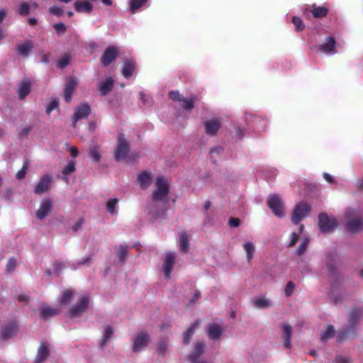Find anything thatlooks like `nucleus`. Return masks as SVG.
<instances>
[{
	"mask_svg": "<svg viewBox=\"0 0 363 363\" xmlns=\"http://www.w3.org/2000/svg\"><path fill=\"white\" fill-rule=\"evenodd\" d=\"M58 311L56 308H51L48 306H43L40 308V317L42 318H48L58 314Z\"/></svg>",
	"mask_w": 363,
	"mask_h": 363,
	"instance_id": "30",
	"label": "nucleus"
},
{
	"mask_svg": "<svg viewBox=\"0 0 363 363\" xmlns=\"http://www.w3.org/2000/svg\"><path fill=\"white\" fill-rule=\"evenodd\" d=\"M294 289H295V285L291 281H289L285 288V291H284L285 295L286 296H291Z\"/></svg>",
	"mask_w": 363,
	"mask_h": 363,
	"instance_id": "51",
	"label": "nucleus"
},
{
	"mask_svg": "<svg viewBox=\"0 0 363 363\" xmlns=\"http://www.w3.org/2000/svg\"><path fill=\"white\" fill-rule=\"evenodd\" d=\"M113 86V81L111 78H107L99 84V91L102 95L109 93Z\"/></svg>",
	"mask_w": 363,
	"mask_h": 363,
	"instance_id": "25",
	"label": "nucleus"
},
{
	"mask_svg": "<svg viewBox=\"0 0 363 363\" xmlns=\"http://www.w3.org/2000/svg\"><path fill=\"white\" fill-rule=\"evenodd\" d=\"M206 345L205 342L198 340L194 344L193 352L189 355V363H206L201 356L205 352Z\"/></svg>",
	"mask_w": 363,
	"mask_h": 363,
	"instance_id": "3",
	"label": "nucleus"
},
{
	"mask_svg": "<svg viewBox=\"0 0 363 363\" xmlns=\"http://www.w3.org/2000/svg\"><path fill=\"white\" fill-rule=\"evenodd\" d=\"M7 14V11L4 9H0V23H1L5 18Z\"/></svg>",
	"mask_w": 363,
	"mask_h": 363,
	"instance_id": "61",
	"label": "nucleus"
},
{
	"mask_svg": "<svg viewBox=\"0 0 363 363\" xmlns=\"http://www.w3.org/2000/svg\"><path fill=\"white\" fill-rule=\"evenodd\" d=\"M267 204L276 216L281 218L284 216V204L279 195H270L267 199Z\"/></svg>",
	"mask_w": 363,
	"mask_h": 363,
	"instance_id": "2",
	"label": "nucleus"
},
{
	"mask_svg": "<svg viewBox=\"0 0 363 363\" xmlns=\"http://www.w3.org/2000/svg\"><path fill=\"white\" fill-rule=\"evenodd\" d=\"M69 150H70L71 156L73 158L76 157L79 154L78 150L76 147H74V146L71 147Z\"/></svg>",
	"mask_w": 363,
	"mask_h": 363,
	"instance_id": "59",
	"label": "nucleus"
},
{
	"mask_svg": "<svg viewBox=\"0 0 363 363\" xmlns=\"http://www.w3.org/2000/svg\"><path fill=\"white\" fill-rule=\"evenodd\" d=\"M33 48V44L30 41H26L23 43L18 44L16 45V50L22 56H27L31 49Z\"/></svg>",
	"mask_w": 363,
	"mask_h": 363,
	"instance_id": "28",
	"label": "nucleus"
},
{
	"mask_svg": "<svg viewBox=\"0 0 363 363\" xmlns=\"http://www.w3.org/2000/svg\"><path fill=\"white\" fill-rule=\"evenodd\" d=\"M282 330H283L282 340H283L284 345L286 347L289 348L291 346L290 339H291V332H292L291 327L289 324L284 323L282 325Z\"/></svg>",
	"mask_w": 363,
	"mask_h": 363,
	"instance_id": "23",
	"label": "nucleus"
},
{
	"mask_svg": "<svg viewBox=\"0 0 363 363\" xmlns=\"http://www.w3.org/2000/svg\"><path fill=\"white\" fill-rule=\"evenodd\" d=\"M303 229V226L301 225L299 226V232H298V233H296L294 232L292 233V234L291 235L290 242H289V245L290 247H292V246L296 245V242L298 240V236L302 233Z\"/></svg>",
	"mask_w": 363,
	"mask_h": 363,
	"instance_id": "45",
	"label": "nucleus"
},
{
	"mask_svg": "<svg viewBox=\"0 0 363 363\" xmlns=\"http://www.w3.org/2000/svg\"><path fill=\"white\" fill-rule=\"evenodd\" d=\"M151 175L147 172H141L138 176L137 184L143 189H147L151 184Z\"/></svg>",
	"mask_w": 363,
	"mask_h": 363,
	"instance_id": "18",
	"label": "nucleus"
},
{
	"mask_svg": "<svg viewBox=\"0 0 363 363\" xmlns=\"http://www.w3.org/2000/svg\"><path fill=\"white\" fill-rule=\"evenodd\" d=\"M335 334V328L333 325H329L327 326L325 330L321 333L320 339L322 341H326L327 340L333 337Z\"/></svg>",
	"mask_w": 363,
	"mask_h": 363,
	"instance_id": "35",
	"label": "nucleus"
},
{
	"mask_svg": "<svg viewBox=\"0 0 363 363\" xmlns=\"http://www.w3.org/2000/svg\"><path fill=\"white\" fill-rule=\"evenodd\" d=\"M336 363H351L348 357L338 356L336 357Z\"/></svg>",
	"mask_w": 363,
	"mask_h": 363,
	"instance_id": "56",
	"label": "nucleus"
},
{
	"mask_svg": "<svg viewBox=\"0 0 363 363\" xmlns=\"http://www.w3.org/2000/svg\"><path fill=\"white\" fill-rule=\"evenodd\" d=\"M252 304L254 307H255L257 309L267 308L272 306V301L265 296H261L254 298L252 300Z\"/></svg>",
	"mask_w": 363,
	"mask_h": 363,
	"instance_id": "19",
	"label": "nucleus"
},
{
	"mask_svg": "<svg viewBox=\"0 0 363 363\" xmlns=\"http://www.w3.org/2000/svg\"><path fill=\"white\" fill-rule=\"evenodd\" d=\"M342 282V279L340 277H337L335 279H334L332 282V286H331V293L333 295V296H335V294L337 292L340 285Z\"/></svg>",
	"mask_w": 363,
	"mask_h": 363,
	"instance_id": "42",
	"label": "nucleus"
},
{
	"mask_svg": "<svg viewBox=\"0 0 363 363\" xmlns=\"http://www.w3.org/2000/svg\"><path fill=\"white\" fill-rule=\"evenodd\" d=\"M84 223V220L82 219H80L78 220V222L72 227V229L74 231H77L79 228H81Z\"/></svg>",
	"mask_w": 363,
	"mask_h": 363,
	"instance_id": "60",
	"label": "nucleus"
},
{
	"mask_svg": "<svg viewBox=\"0 0 363 363\" xmlns=\"http://www.w3.org/2000/svg\"><path fill=\"white\" fill-rule=\"evenodd\" d=\"M167 348V343L166 341H161L157 347V352L160 355H164Z\"/></svg>",
	"mask_w": 363,
	"mask_h": 363,
	"instance_id": "52",
	"label": "nucleus"
},
{
	"mask_svg": "<svg viewBox=\"0 0 363 363\" xmlns=\"http://www.w3.org/2000/svg\"><path fill=\"white\" fill-rule=\"evenodd\" d=\"M292 23L294 25L296 31H301L305 27L302 20L299 17L294 16L292 18Z\"/></svg>",
	"mask_w": 363,
	"mask_h": 363,
	"instance_id": "43",
	"label": "nucleus"
},
{
	"mask_svg": "<svg viewBox=\"0 0 363 363\" xmlns=\"http://www.w3.org/2000/svg\"><path fill=\"white\" fill-rule=\"evenodd\" d=\"M54 28L58 34L63 33L66 30V26L62 23L54 25Z\"/></svg>",
	"mask_w": 363,
	"mask_h": 363,
	"instance_id": "54",
	"label": "nucleus"
},
{
	"mask_svg": "<svg viewBox=\"0 0 363 363\" xmlns=\"http://www.w3.org/2000/svg\"><path fill=\"white\" fill-rule=\"evenodd\" d=\"M89 305V298L82 296L81 300L74 307L70 309V313L72 316H78L84 313Z\"/></svg>",
	"mask_w": 363,
	"mask_h": 363,
	"instance_id": "13",
	"label": "nucleus"
},
{
	"mask_svg": "<svg viewBox=\"0 0 363 363\" xmlns=\"http://www.w3.org/2000/svg\"><path fill=\"white\" fill-rule=\"evenodd\" d=\"M118 52V49L115 47L108 48L101 57L102 64L105 66L108 65L114 60Z\"/></svg>",
	"mask_w": 363,
	"mask_h": 363,
	"instance_id": "15",
	"label": "nucleus"
},
{
	"mask_svg": "<svg viewBox=\"0 0 363 363\" xmlns=\"http://www.w3.org/2000/svg\"><path fill=\"white\" fill-rule=\"evenodd\" d=\"M28 167H29V163L28 161H25L24 163H23V165L21 168V169H20L17 173H16V178L18 179H23L26 174H27V170L28 169Z\"/></svg>",
	"mask_w": 363,
	"mask_h": 363,
	"instance_id": "39",
	"label": "nucleus"
},
{
	"mask_svg": "<svg viewBox=\"0 0 363 363\" xmlns=\"http://www.w3.org/2000/svg\"><path fill=\"white\" fill-rule=\"evenodd\" d=\"M54 267L56 272H58L65 267L63 264L59 262H55Z\"/></svg>",
	"mask_w": 363,
	"mask_h": 363,
	"instance_id": "63",
	"label": "nucleus"
},
{
	"mask_svg": "<svg viewBox=\"0 0 363 363\" xmlns=\"http://www.w3.org/2000/svg\"><path fill=\"white\" fill-rule=\"evenodd\" d=\"M32 85L33 82L28 78H25L18 83L17 87L18 99L24 100L28 96L30 93Z\"/></svg>",
	"mask_w": 363,
	"mask_h": 363,
	"instance_id": "10",
	"label": "nucleus"
},
{
	"mask_svg": "<svg viewBox=\"0 0 363 363\" xmlns=\"http://www.w3.org/2000/svg\"><path fill=\"white\" fill-rule=\"evenodd\" d=\"M53 207L52 201L49 199L41 201L38 208L35 211V216L39 220H44L52 212Z\"/></svg>",
	"mask_w": 363,
	"mask_h": 363,
	"instance_id": "6",
	"label": "nucleus"
},
{
	"mask_svg": "<svg viewBox=\"0 0 363 363\" xmlns=\"http://www.w3.org/2000/svg\"><path fill=\"white\" fill-rule=\"evenodd\" d=\"M77 82L73 79H69L66 83L65 87V99L67 102H69L72 100V94L75 89Z\"/></svg>",
	"mask_w": 363,
	"mask_h": 363,
	"instance_id": "21",
	"label": "nucleus"
},
{
	"mask_svg": "<svg viewBox=\"0 0 363 363\" xmlns=\"http://www.w3.org/2000/svg\"><path fill=\"white\" fill-rule=\"evenodd\" d=\"M91 112L90 106L87 104H82L77 106L75 109V111L72 116V121L74 125L79 120L86 118Z\"/></svg>",
	"mask_w": 363,
	"mask_h": 363,
	"instance_id": "12",
	"label": "nucleus"
},
{
	"mask_svg": "<svg viewBox=\"0 0 363 363\" xmlns=\"http://www.w3.org/2000/svg\"><path fill=\"white\" fill-rule=\"evenodd\" d=\"M319 227L321 231L328 233L333 230L337 226V221L333 218H329L326 214L321 213L318 217Z\"/></svg>",
	"mask_w": 363,
	"mask_h": 363,
	"instance_id": "8",
	"label": "nucleus"
},
{
	"mask_svg": "<svg viewBox=\"0 0 363 363\" xmlns=\"http://www.w3.org/2000/svg\"><path fill=\"white\" fill-rule=\"evenodd\" d=\"M18 298L20 301H22V302H24V301L26 302L28 300V297L25 294L19 295Z\"/></svg>",
	"mask_w": 363,
	"mask_h": 363,
	"instance_id": "64",
	"label": "nucleus"
},
{
	"mask_svg": "<svg viewBox=\"0 0 363 363\" xmlns=\"http://www.w3.org/2000/svg\"><path fill=\"white\" fill-rule=\"evenodd\" d=\"M147 0H132L130 4V10L134 11L145 4Z\"/></svg>",
	"mask_w": 363,
	"mask_h": 363,
	"instance_id": "46",
	"label": "nucleus"
},
{
	"mask_svg": "<svg viewBox=\"0 0 363 363\" xmlns=\"http://www.w3.org/2000/svg\"><path fill=\"white\" fill-rule=\"evenodd\" d=\"M194 99L193 98L190 99H186L184 98L182 102L181 103V106L185 109L191 110L194 107Z\"/></svg>",
	"mask_w": 363,
	"mask_h": 363,
	"instance_id": "48",
	"label": "nucleus"
},
{
	"mask_svg": "<svg viewBox=\"0 0 363 363\" xmlns=\"http://www.w3.org/2000/svg\"><path fill=\"white\" fill-rule=\"evenodd\" d=\"M308 243H309V240L308 238H304L302 239L301 242L299 245L298 250H297L298 255H301L306 252L307 247L308 245Z\"/></svg>",
	"mask_w": 363,
	"mask_h": 363,
	"instance_id": "40",
	"label": "nucleus"
},
{
	"mask_svg": "<svg viewBox=\"0 0 363 363\" xmlns=\"http://www.w3.org/2000/svg\"><path fill=\"white\" fill-rule=\"evenodd\" d=\"M59 103L56 99L52 100L46 108V112L48 114H50L54 109L58 107Z\"/></svg>",
	"mask_w": 363,
	"mask_h": 363,
	"instance_id": "50",
	"label": "nucleus"
},
{
	"mask_svg": "<svg viewBox=\"0 0 363 363\" xmlns=\"http://www.w3.org/2000/svg\"><path fill=\"white\" fill-rule=\"evenodd\" d=\"M128 152V142L122 135H119L118 138V143L115 149L116 160L118 161L125 160L127 158Z\"/></svg>",
	"mask_w": 363,
	"mask_h": 363,
	"instance_id": "4",
	"label": "nucleus"
},
{
	"mask_svg": "<svg viewBox=\"0 0 363 363\" xmlns=\"http://www.w3.org/2000/svg\"><path fill=\"white\" fill-rule=\"evenodd\" d=\"M19 13L21 15H28L29 13V5L27 3H23L20 6Z\"/></svg>",
	"mask_w": 363,
	"mask_h": 363,
	"instance_id": "53",
	"label": "nucleus"
},
{
	"mask_svg": "<svg viewBox=\"0 0 363 363\" xmlns=\"http://www.w3.org/2000/svg\"><path fill=\"white\" fill-rule=\"evenodd\" d=\"M228 223L231 227H238L239 226L240 221L238 218H231L229 220Z\"/></svg>",
	"mask_w": 363,
	"mask_h": 363,
	"instance_id": "57",
	"label": "nucleus"
},
{
	"mask_svg": "<svg viewBox=\"0 0 363 363\" xmlns=\"http://www.w3.org/2000/svg\"><path fill=\"white\" fill-rule=\"evenodd\" d=\"M323 177L324 179L329 183H333V177L331 175H330L328 173H324L323 174Z\"/></svg>",
	"mask_w": 363,
	"mask_h": 363,
	"instance_id": "62",
	"label": "nucleus"
},
{
	"mask_svg": "<svg viewBox=\"0 0 363 363\" xmlns=\"http://www.w3.org/2000/svg\"><path fill=\"white\" fill-rule=\"evenodd\" d=\"M223 329L217 323L208 324L206 328V333L208 337L211 340H218L220 337Z\"/></svg>",
	"mask_w": 363,
	"mask_h": 363,
	"instance_id": "14",
	"label": "nucleus"
},
{
	"mask_svg": "<svg viewBox=\"0 0 363 363\" xmlns=\"http://www.w3.org/2000/svg\"><path fill=\"white\" fill-rule=\"evenodd\" d=\"M70 57L67 55H63L57 62V67L62 69L67 66L70 62Z\"/></svg>",
	"mask_w": 363,
	"mask_h": 363,
	"instance_id": "41",
	"label": "nucleus"
},
{
	"mask_svg": "<svg viewBox=\"0 0 363 363\" xmlns=\"http://www.w3.org/2000/svg\"><path fill=\"white\" fill-rule=\"evenodd\" d=\"M347 228L352 233L360 231L363 229V218H354L349 220L347 223Z\"/></svg>",
	"mask_w": 363,
	"mask_h": 363,
	"instance_id": "17",
	"label": "nucleus"
},
{
	"mask_svg": "<svg viewBox=\"0 0 363 363\" xmlns=\"http://www.w3.org/2000/svg\"><path fill=\"white\" fill-rule=\"evenodd\" d=\"M177 255L175 252H170L165 255L164 262L162 265V269L164 277L167 279H169L171 277V273L173 271Z\"/></svg>",
	"mask_w": 363,
	"mask_h": 363,
	"instance_id": "5",
	"label": "nucleus"
},
{
	"mask_svg": "<svg viewBox=\"0 0 363 363\" xmlns=\"http://www.w3.org/2000/svg\"><path fill=\"white\" fill-rule=\"evenodd\" d=\"M113 332L114 329L112 326L108 325L104 326V331L103 333L102 337L100 342V345L101 347H104L106 345V343L109 341L110 338L113 334Z\"/></svg>",
	"mask_w": 363,
	"mask_h": 363,
	"instance_id": "27",
	"label": "nucleus"
},
{
	"mask_svg": "<svg viewBox=\"0 0 363 363\" xmlns=\"http://www.w3.org/2000/svg\"><path fill=\"white\" fill-rule=\"evenodd\" d=\"M52 181V178L50 175H45L41 177L35 186V194L40 195L47 192L50 188Z\"/></svg>",
	"mask_w": 363,
	"mask_h": 363,
	"instance_id": "11",
	"label": "nucleus"
},
{
	"mask_svg": "<svg viewBox=\"0 0 363 363\" xmlns=\"http://www.w3.org/2000/svg\"><path fill=\"white\" fill-rule=\"evenodd\" d=\"M118 203L117 199H110L106 203V208L110 214H116L117 213L116 206Z\"/></svg>",
	"mask_w": 363,
	"mask_h": 363,
	"instance_id": "37",
	"label": "nucleus"
},
{
	"mask_svg": "<svg viewBox=\"0 0 363 363\" xmlns=\"http://www.w3.org/2000/svg\"><path fill=\"white\" fill-rule=\"evenodd\" d=\"M220 128L218 119L208 120L205 123V131L208 135H214Z\"/></svg>",
	"mask_w": 363,
	"mask_h": 363,
	"instance_id": "16",
	"label": "nucleus"
},
{
	"mask_svg": "<svg viewBox=\"0 0 363 363\" xmlns=\"http://www.w3.org/2000/svg\"><path fill=\"white\" fill-rule=\"evenodd\" d=\"M179 250L184 253H186L189 248V242L188 235L185 232L179 233Z\"/></svg>",
	"mask_w": 363,
	"mask_h": 363,
	"instance_id": "29",
	"label": "nucleus"
},
{
	"mask_svg": "<svg viewBox=\"0 0 363 363\" xmlns=\"http://www.w3.org/2000/svg\"><path fill=\"white\" fill-rule=\"evenodd\" d=\"M313 16L315 18H321L325 16L328 13V9L323 6L315 7L313 6V9L311 10Z\"/></svg>",
	"mask_w": 363,
	"mask_h": 363,
	"instance_id": "34",
	"label": "nucleus"
},
{
	"mask_svg": "<svg viewBox=\"0 0 363 363\" xmlns=\"http://www.w3.org/2000/svg\"><path fill=\"white\" fill-rule=\"evenodd\" d=\"M135 70V62L133 61L129 60L124 62L123 66V75L125 77H128L131 76Z\"/></svg>",
	"mask_w": 363,
	"mask_h": 363,
	"instance_id": "31",
	"label": "nucleus"
},
{
	"mask_svg": "<svg viewBox=\"0 0 363 363\" xmlns=\"http://www.w3.org/2000/svg\"><path fill=\"white\" fill-rule=\"evenodd\" d=\"M155 190L152 193V199L150 203L147 206V209L149 211V213L152 217L155 216V213L151 211V207L155 206V201H162L163 200L169 193V185L167 180L162 176H159L155 179Z\"/></svg>",
	"mask_w": 363,
	"mask_h": 363,
	"instance_id": "1",
	"label": "nucleus"
},
{
	"mask_svg": "<svg viewBox=\"0 0 363 363\" xmlns=\"http://www.w3.org/2000/svg\"><path fill=\"white\" fill-rule=\"evenodd\" d=\"M16 261L14 259H10L8 262V264L6 266L7 270H9V271L13 270L16 267Z\"/></svg>",
	"mask_w": 363,
	"mask_h": 363,
	"instance_id": "58",
	"label": "nucleus"
},
{
	"mask_svg": "<svg viewBox=\"0 0 363 363\" xmlns=\"http://www.w3.org/2000/svg\"><path fill=\"white\" fill-rule=\"evenodd\" d=\"M335 45V41L333 38H328V41L320 45V50L324 53H329L333 51Z\"/></svg>",
	"mask_w": 363,
	"mask_h": 363,
	"instance_id": "32",
	"label": "nucleus"
},
{
	"mask_svg": "<svg viewBox=\"0 0 363 363\" xmlns=\"http://www.w3.org/2000/svg\"><path fill=\"white\" fill-rule=\"evenodd\" d=\"M199 323L196 321L191 324L187 330L183 333V343L189 344L195 330L199 327Z\"/></svg>",
	"mask_w": 363,
	"mask_h": 363,
	"instance_id": "22",
	"label": "nucleus"
},
{
	"mask_svg": "<svg viewBox=\"0 0 363 363\" xmlns=\"http://www.w3.org/2000/svg\"><path fill=\"white\" fill-rule=\"evenodd\" d=\"M128 251V246H125L123 245H121L117 248V255L119 258V260L121 263H123L125 260Z\"/></svg>",
	"mask_w": 363,
	"mask_h": 363,
	"instance_id": "36",
	"label": "nucleus"
},
{
	"mask_svg": "<svg viewBox=\"0 0 363 363\" xmlns=\"http://www.w3.org/2000/svg\"><path fill=\"white\" fill-rule=\"evenodd\" d=\"M242 247L246 253L247 262L250 263L256 250L255 245L252 242L245 240L242 245Z\"/></svg>",
	"mask_w": 363,
	"mask_h": 363,
	"instance_id": "20",
	"label": "nucleus"
},
{
	"mask_svg": "<svg viewBox=\"0 0 363 363\" xmlns=\"http://www.w3.org/2000/svg\"><path fill=\"white\" fill-rule=\"evenodd\" d=\"M169 96L173 101H177L180 103H182L184 99L182 96H181V94H179V92L178 91H169Z\"/></svg>",
	"mask_w": 363,
	"mask_h": 363,
	"instance_id": "47",
	"label": "nucleus"
},
{
	"mask_svg": "<svg viewBox=\"0 0 363 363\" xmlns=\"http://www.w3.org/2000/svg\"><path fill=\"white\" fill-rule=\"evenodd\" d=\"M73 296L74 291L72 289H65L62 293L60 303L61 305L69 304L71 302Z\"/></svg>",
	"mask_w": 363,
	"mask_h": 363,
	"instance_id": "33",
	"label": "nucleus"
},
{
	"mask_svg": "<svg viewBox=\"0 0 363 363\" xmlns=\"http://www.w3.org/2000/svg\"><path fill=\"white\" fill-rule=\"evenodd\" d=\"M49 12L55 16H60L62 14V10L58 6H52L49 9Z\"/></svg>",
	"mask_w": 363,
	"mask_h": 363,
	"instance_id": "55",
	"label": "nucleus"
},
{
	"mask_svg": "<svg viewBox=\"0 0 363 363\" xmlns=\"http://www.w3.org/2000/svg\"><path fill=\"white\" fill-rule=\"evenodd\" d=\"M90 156L94 162H99L101 157L99 148L96 146L91 147L90 149Z\"/></svg>",
	"mask_w": 363,
	"mask_h": 363,
	"instance_id": "38",
	"label": "nucleus"
},
{
	"mask_svg": "<svg viewBox=\"0 0 363 363\" xmlns=\"http://www.w3.org/2000/svg\"><path fill=\"white\" fill-rule=\"evenodd\" d=\"M75 171V162L73 161L68 162L66 167L62 170L63 174H69Z\"/></svg>",
	"mask_w": 363,
	"mask_h": 363,
	"instance_id": "44",
	"label": "nucleus"
},
{
	"mask_svg": "<svg viewBox=\"0 0 363 363\" xmlns=\"http://www.w3.org/2000/svg\"><path fill=\"white\" fill-rule=\"evenodd\" d=\"M49 354V350L45 345H41L38 348L35 363H42Z\"/></svg>",
	"mask_w": 363,
	"mask_h": 363,
	"instance_id": "26",
	"label": "nucleus"
},
{
	"mask_svg": "<svg viewBox=\"0 0 363 363\" xmlns=\"http://www.w3.org/2000/svg\"><path fill=\"white\" fill-rule=\"evenodd\" d=\"M16 333V328H4L2 330V336L4 338H9Z\"/></svg>",
	"mask_w": 363,
	"mask_h": 363,
	"instance_id": "49",
	"label": "nucleus"
},
{
	"mask_svg": "<svg viewBox=\"0 0 363 363\" xmlns=\"http://www.w3.org/2000/svg\"><path fill=\"white\" fill-rule=\"evenodd\" d=\"M150 342V335L145 332L138 333L133 339V350L135 352L142 351Z\"/></svg>",
	"mask_w": 363,
	"mask_h": 363,
	"instance_id": "7",
	"label": "nucleus"
},
{
	"mask_svg": "<svg viewBox=\"0 0 363 363\" xmlns=\"http://www.w3.org/2000/svg\"><path fill=\"white\" fill-rule=\"evenodd\" d=\"M74 9L77 12L90 13L93 9V6L88 1H77L74 3Z\"/></svg>",
	"mask_w": 363,
	"mask_h": 363,
	"instance_id": "24",
	"label": "nucleus"
},
{
	"mask_svg": "<svg viewBox=\"0 0 363 363\" xmlns=\"http://www.w3.org/2000/svg\"><path fill=\"white\" fill-rule=\"evenodd\" d=\"M309 212V206L306 203H301L296 205L293 211L291 220L294 224H298Z\"/></svg>",
	"mask_w": 363,
	"mask_h": 363,
	"instance_id": "9",
	"label": "nucleus"
}]
</instances>
